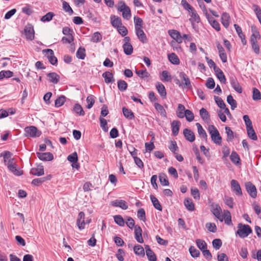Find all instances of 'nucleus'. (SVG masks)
Returning <instances> with one entry per match:
<instances>
[{
	"instance_id": "nucleus-1",
	"label": "nucleus",
	"mask_w": 261,
	"mask_h": 261,
	"mask_svg": "<svg viewBox=\"0 0 261 261\" xmlns=\"http://www.w3.org/2000/svg\"><path fill=\"white\" fill-rule=\"evenodd\" d=\"M4 159L5 164L7 166L9 171L15 175L20 176L22 174V171L17 168L14 158H11L5 155Z\"/></svg>"
},
{
	"instance_id": "nucleus-2",
	"label": "nucleus",
	"mask_w": 261,
	"mask_h": 261,
	"mask_svg": "<svg viewBox=\"0 0 261 261\" xmlns=\"http://www.w3.org/2000/svg\"><path fill=\"white\" fill-rule=\"evenodd\" d=\"M238 228L236 234H238L241 238H246L252 231L251 227L248 225L242 224V223L238 224Z\"/></svg>"
},
{
	"instance_id": "nucleus-3",
	"label": "nucleus",
	"mask_w": 261,
	"mask_h": 261,
	"mask_svg": "<svg viewBox=\"0 0 261 261\" xmlns=\"http://www.w3.org/2000/svg\"><path fill=\"white\" fill-rule=\"evenodd\" d=\"M208 132L211 135L212 141L216 144H221L222 142V138L219 133L215 126L212 125L208 126Z\"/></svg>"
},
{
	"instance_id": "nucleus-4",
	"label": "nucleus",
	"mask_w": 261,
	"mask_h": 261,
	"mask_svg": "<svg viewBox=\"0 0 261 261\" xmlns=\"http://www.w3.org/2000/svg\"><path fill=\"white\" fill-rule=\"evenodd\" d=\"M118 10L122 12V16L124 19L128 20L130 18V10L129 8L125 5L124 2L120 1L119 2Z\"/></svg>"
},
{
	"instance_id": "nucleus-5",
	"label": "nucleus",
	"mask_w": 261,
	"mask_h": 261,
	"mask_svg": "<svg viewBox=\"0 0 261 261\" xmlns=\"http://www.w3.org/2000/svg\"><path fill=\"white\" fill-rule=\"evenodd\" d=\"M25 135L27 137L35 138L39 137L41 135V132H39L36 127L30 126L26 127L24 128Z\"/></svg>"
},
{
	"instance_id": "nucleus-6",
	"label": "nucleus",
	"mask_w": 261,
	"mask_h": 261,
	"mask_svg": "<svg viewBox=\"0 0 261 261\" xmlns=\"http://www.w3.org/2000/svg\"><path fill=\"white\" fill-rule=\"evenodd\" d=\"M45 53V56L47 58L48 60L53 65L57 64V58L55 56L54 51L51 49H46L43 50Z\"/></svg>"
},
{
	"instance_id": "nucleus-7",
	"label": "nucleus",
	"mask_w": 261,
	"mask_h": 261,
	"mask_svg": "<svg viewBox=\"0 0 261 261\" xmlns=\"http://www.w3.org/2000/svg\"><path fill=\"white\" fill-rule=\"evenodd\" d=\"M246 189L249 195L255 198L257 196V191L255 186L251 182L249 181L245 184Z\"/></svg>"
},
{
	"instance_id": "nucleus-8",
	"label": "nucleus",
	"mask_w": 261,
	"mask_h": 261,
	"mask_svg": "<svg viewBox=\"0 0 261 261\" xmlns=\"http://www.w3.org/2000/svg\"><path fill=\"white\" fill-rule=\"evenodd\" d=\"M211 211L214 216L221 222L223 221V217L222 214V210L221 207L218 205L216 204L212 205Z\"/></svg>"
},
{
	"instance_id": "nucleus-9",
	"label": "nucleus",
	"mask_w": 261,
	"mask_h": 261,
	"mask_svg": "<svg viewBox=\"0 0 261 261\" xmlns=\"http://www.w3.org/2000/svg\"><path fill=\"white\" fill-rule=\"evenodd\" d=\"M86 222L85 221V213L81 212L79 213L76 220V224L79 229L82 230L85 228Z\"/></svg>"
},
{
	"instance_id": "nucleus-10",
	"label": "nucleus",
	"mask_w": 261,
	"mask_h": 261,
	"mask_svg": "<svg viewBox=\"0 0 261 261\" xmlns=\"http://www.w3.org/2000/svg\"><path fill=\"white\" fill-rule=\"evenodd\" d=\"M229 81L230 85L233 89L239 93H241L242 92V89L236 78L231 76L229 78Z\"/></svg>"
},
{
	"instance_id": "nucleus-11",
	"label": "nucleus",
	"mask_w": 261,
	"mask_h": 261,
	"mask_svg": "<svg viewBox=\"0 0 261 261\" xmlns=\"http://www.w3.org/2000/svg\"><path fill=\"white\" fill-rule=\"evenodd\" d=\"M179 76L182 81V85H184L185 87H187L189 89L192 88V85L190 79L185 72H180Z\"/></svg>"
},
{
	"instance_id": "nucleus-12",
	"label": "nucleus",
	"mask_w": 261,
	"mask_h": 261,
	"mask_svg": "<svg viewBox=\"0 0 261 261\" xmlns=\"http://www.w3.org/2000/svg\"><path fill=\"white\" fill-rule=\"evenodd\" d=\"M37 156L38 158L43 161H50L53 160L54 155L51 153L50 152H44L40 153L37 152Z\"/></svg>"
},
{
	"instance_id": "nucleus-13",
	"label": "nucleus",
	"mask_w": 261,
	"mask_h": 261,
	"mask_svg": "<svg viewBox=\"0 0 261 261\" xmlns=\"http://www.w3.org/2000/svg\"><path fill=\"white\" fill-rule=\"evenodd\" d=\"M142 230L140 226L136 225L135 227V238L136 241L140 243L144 242L142 238Z\"/></svg>"
},
{
	"instance_id": "nucleus-14",
	"label": "nucleus",
	"mask_w": 261,
	"mask_h": 261,
	"mask_svg": "<svg viewBox=\"0 0 261 261\" xmlns=\"http://www.w3.org/2000/svg\"><path fill=\"white\" fill-rule=\"evenodd\" d=\"M168 34L178 43L182 42V37L178 31L175 30H170L168 31Z\"/></svg>"
},
{
	"instance_id": "nucleus-15",
	"label": "nucleus",
	"mask_w": 261,
	"mask_h": 261,
	"mask_svg": "<svg viewBox=\"0 0 261 261\" xmlns=\"http://www.w3.org/2000/svg\"><path fill=\"white\" fill-rule=\"evenodd\" d=\"M231 186L232 190L236 193V195L240 196L242 195L241 188L239 182L237 180L232 179L231 181Z\"/></svg>"
},
{
	"instance_id": "nucleus-16",
	"label": "nucleus",
	"mask_w": 261,
	"mask_h": 261,
	"mask_svg": "<svg viewBox=\"0 0 261 261\" xmlns=\"http://www.w3.org/2000/svg\"><path fill=\"white\" fill-rule=\"evenodd\" d=\"M184 135L186 139L190 142H193L195 141V137L194 133L189 128H185L183 131Z\"/></svg>"
},
{
	"instance_id": "nucleus-17",
	"label": "nucleus",
	"mask_w": 261,
	"mask_h": 261,
	"mask_svg": "<svg viewBox=\"0 0 261 261\" xmlns=\"http://www.w3.org/2000/svg\"><path fill=\"white\" fill-rule=\"evenodd\" d=\"M111 205L115 207H120L124 210L128 208L127 203L123 200H115L111 202Z\"/></svg>"
},
{
	"instance_id": "nucleus-18",
	"label": "nucleus",
	"mask_w": 261,
	"mask_h": 261,
	"mask_svg": "<svg viewBox=\"0 0 261 261\" xmlns=\"http://www.w3.org/2000/svg\"><path fill=\"white\" fill-rule=\"evenodd\" d=\"M136 34L139 40L143 43H146L147 38L145 34L142 30V28H137L135 29Z\"/></svg>"
},
{
	"instance_id": "nucleus-19",
	"label": "nucleus",
	"mask_w": 261,
	"mask_h": 261,
	"mask_svg": "<svg viewBox=\"0 0 261 261\" xmlns=\"http://www.w3.org/2000/svg\"><path fill=\"white\" fill-rule=\"evenodd\" d=\"M31 173L36 176H41L44 174V168L42 165H38L37 167L32 168Z\"/></svg>"
},
{
	"instance_id": "nucleus-20",
	"label": "nucleus",
	"mask_w": 261,
	"mask_h": 261,
	"mask_svg": "<svg viewBox=\"0 0 261 261\" xmlns=\"http://www.w3.org/2000/svg\"><path fill=\"white\" fill-rule=\"evenodd\" d=\"M180 124V122L177 120H174L171 123L172 132L174 136H176L178 135Z\"/></svg>"
},
{
	"instance_id": "nucleus-21",
	"label": "nucleus",
	"mask_w": 261,
	"mask_h": 261,
	"mask_svg": "<svg viewBox=\"0 0 261 261\" xmlns=\"http://www.w3.org/2000/svg\"><path fill=\"white\" fill-rule=\"evenodd\" d=\"M230 16L228 13L226 12L223 13L221 15V22L224 27L227 28L230 23Z\"/></svg>"
},
{
	"instance_id": "nucleus-22",
	"label": "nucleus",
	"mask_w": 261,
	"mask_h": 261,
	"mask_svg": "<svg viewBox=\"0 0 261 261\" xmlns=\"http://www.w3.org/2000/svg\"><path fill=\"white\" fill-rule=\"evenodd\" d=\"M102 76L104 78L105 82L107 84L113 83L115 81L113 74H112V73L109 71H106L105 72L103 73Z\"/></svg>"
},
{
	"instance_id": "nucleus-23",
	"label": "nucleus",
	"mask_w": 261,
	"mask_h": 261,
	"mask_svg": "<svg viewBox=\"0 0 261 261\" xmlns=\"http://www.w3.org/2000/svg\"><path fill=\"white\" fill-rule=\"evenodd\" d=\"M24 33L26 38L29 40H33L34 38V31L31 27H26L24 29Z\"/></svg>"
},
{
	"instance_id": "nucleus-24",
	"label": "nucleus",
	"mask_w": 261,
	"mask_h": 261,
	"mask_svg": "<svg viewBox=\"0 0 261 261\" xmlns=\"http://www.w3.org/2000/svg\"><path fill=\"white\" fill-rule=\"evenodd\" d=\"M214 71L217 77L219 80L220 82L222 83L225 84L226 79L223 72L220 68H216V70H214Z\"/></svg>"
},
{
	"instance_id": "nucleus-25",
	"label": "nucleus",
	"mask_w": 261,
	"mask_h": 261,
	"mask_svg": "<svg viewBox=\"0 0 261 261\" xmlns=\"http://www.w3.org/2000/svg\"><path fill=\"white\" fill-rule=\"evenodd\" d=\"M199 114L203 120L206 122L210 121V116L206 110L203 108L200 110Z\"/></svg>"
},
{
	"instance_id": "nucleus-26",
	"label": "nucleus",
	"mask_w": 261,
	"mask_h": 261,
	"mask_svg": "<svg viewBox=\"0 0 261 261\" xmlns=\"http://www.w3.org/2000/svg\"><path fill=\"white\" fill-rule=\"evenodd\" d=\"M222 216L223 217V220H224V222L226 224L228 225H230L232 224L231 221V214L228 211H224Z\"/></svg>"
},
{
	"instance_id": "nucleus-27",
	"label": "nucleus",
	"mask_w": 261,
	"mask_h": 261,
	"mask_svg": "<svg viewBox=\"0 0 261 261\" xmlns=\"http://www.w3.org/2000/svg\"><path fill=\"white\" fill-rule=\"evenodd\" d=\"M189 12L190 13V15L191 17L190 19V20L192 22H196L198 23L200 21V17L194 9H192Z\"/></svg>"
},
{
	"instance_id": "nucleus-28",
	"label": "nucleus",
	"mask_w": 261,
	"mask_h": 261,
	"mask_svg": "<svg viewBox=\"0 0 261 261\" xmlns=\"http://www.w3.org/2000/svg\"><path fill=\"white\" fill-rule=\"evenodd\" d=\"M156 88L161 97H165L166 96V91L164 85L161 83H157Z\"/></svg>"
},
{
	"instance_id": "nucleus-29",
	"label": "nucleus",
	"mask_w": 261,
	"mask_h": 261,
	"mask_svg": "<svg viewBox=\"0 0 261 261\" xmlns=\"http://www.w3.org/2000/svg\"><path fill=\"white\" fill-rule=\"evenodd\" d=\"M47 76L49 81L54 84H57L60 80V76L55 72L48 73Z\"/></svg>"
},
{
	"instance_id": "nucleus-30",
	"label": "nucleus",
	"mask_w": 261,
	"mask_h": 261,
	"mask_svg": "<svg viewBox=\"0 0 261 261\" xmlns=\"http://www.w3.org/2000/svg\"><path fill=\"white\" fill-rule=\"evenodd\" d=\"M150 199L152 203V204L155 208L156 210L162 211V206L161 205L158 199L153 195H151L150 196Z\"/></svg>"
},
{
	"instance_id": "nucleus-31",
	"label": "nucleus",
	"mask_w": 261,
	"mask_h": 261,
	"mask_svg": "<svg viewBox=\"0 0 261 261\" xmlns=\"http://www.w3.org/2000/svg\"><path fill=\"white\" fill-rule=\"evenodd\" d=\"M230 159L231 161L234 164H241L240 158L238 154L234 151H233L230 155Z\"/></svg>"
},
{
	"instance_id": "nucleus-32",
	"label": "nucleus",
	"mask_w": 261,
	"mask_h": 261,
	"mask_svg": "<svg viewBox=\"0 0 261 261\" xmlns=\"http://www.w3.org/2000/svg\"><path fill=\"white\" fill-rule=\"evenodd\" d=\"M154 107L156 110L163 117H167L166 112L164 107L159 103H154Z\"/></svg>"
},
{
	"instance_id": "nucleus-33",
	"label": "nucleus",
	"mask_w": 261,
	"mask_h": 261,
	"mask_svg": "<svg viewBox=\"0 0 261 261\" xmlns=\"http://www.w3.org/2000/svg\"><path fill=\"white\" fill-rule=\"evenodd\" d=\"M168 58L170 62L174 65H178L180 61L177 56L175 53H171L168 55Z\"/></svg>"
},
{
	"instance_id": "nucleus-34",
	"label": "nucleus",
	"mask_w": 261,
	"mask_h": 261,
	"mask_svg": "<svg viewBox=\"0 0 261 261\" xmlns=\"http://www.w3.org/2000/svg\"><path fill=\"white\" fill-rule=\"evenodd\" d=\"M135 253L139 256L143 257L145 255L144 249L142 246L140 245H136L134 247Z\"/></svg>"
},
{
	"instance_id": "nucleus-35",
	"label": "nucleus",
	"mask_w": 261,
	"mask_h": 261,
	"mask_svg": "<svg viewBox=\"0 0 261 261\" xmlns=\"http://www.w3.org/2000/svg\"><path fill=\"white\" fill-rule=\"evenodd\" d=\"M185 106L182 104H178L177 110L176 111V115L179 118H183L185 117Z\"/></svg>"
},
{
	"instance_id": "nucleus-36",
	"label": "nucleus",
	"mask_w": 261,
	"mask_h": 261,
	"mask_svg": "<svg viewBox=\"0 0 261 261\" xmlns=\"http://www.w3.org/2000/svg\"><path fill=\"white\" fill-rule=\"evenodd\" d=\"M196 125L197 127V130L199 136L201 138L206 139L207 137V134L201 124L199 123H196Z\"/></svg>"
},
{
	"instance_id": "nucleus-37",
	"label": "nucleus",
	"mask_w": 261,
	"mask_h": 261,
	"mask_svg": "<svg viewBox=\"0 0 261 261\" xmlns=\"http://www.w3.org/2000/svg\"><path fill=\"white\" fill-rule=\"evenodd\" d=\"M102 38L101 34L98 32H96L92 35L90 41L93 43H97L100 42Z\"/></svg>"
},
{
	"instance_id": "nucleus-38",
	"label": "nucleus",
	"mask_w": 261,
	"mask_h": 261,
	"mask_svg": "<svg viewBox=\"0 0 261 261\" xmlns=\"http://www.w3.org/2000/svg\"><path fill=\"white\" fill-rule=\"evenodd\" d=\"M124 116L127 119L132 120L134 118V115L132 111L125 107L122 108Z\"/></svg>"
},
{
	"instance_id": "nucleus-39",
	"label": "nucleus",
	"mask_w": 261,
	"mask_h": 261,
	"mask_svg": "<svg viewBox=\"0 0 261 261\" xmlns=\"http://www.w3.org/2000/svg\"><path fill=\"white\" fill-rule=\"evenodd\" d=\"M260 35L258 31H254L251 36V44L257 43V40L260 39Z\"/></svg>"
},
{
	"instance_id": "nucleus-40",
	"label": "nucleus",
	"mask_w": 261,
	"mask_h": 261,
	"mask_svg": "<svg viewBox=\"0 0 261 261\" xmlns=\"http://www.w3.org/2000/svg\"><path fill=\"white\" fill-rule=\"evenodd\" d=\"M73 111L80 116H84L85 115V112L83 108L79 103H76L74 106Z\"/></svg>"
},
{
	"instance_id": "nucleus-41",
	"label": "nucleus",
	"mask_w": 261,
	"mask_h": 261,
	"mask_svg": "<svg viewBox=\"0 0 261 261\" xmlns=\"http://www.w3.org/2000/svg\"><path fill=\"white\" fill-rule=\"evenodd\" d=\"M246 129L247 132L248 136L253 140H257V137L253 127H250L248 128H246Z\"/></svg>"
},
{
	"instance_id": "nucleus-42",
	"label": "nucleus",
	"mask_w": 261,
	"mask_h": 261,
	"mask_svg": "<svg viewBox=\"0 0 261 261\" xmlns=\"http://www.w3.org/2000/svg\"><path fill=\"white\" fill-rule=\"evenodd\" d=\"M184 204L189 211H193L194 210V204L191 199H186L184 200Z\"/></svg>"
},
{
	"instance_id": "nucleus-43",
	"label": "nucleus",
	"mask_w": 261,
	"mask_h": 261,
	"mask_svg": "<svg viewBox=\"0 0 261 261\" xmlns=\"http://www.w3.org/2000/svg\"><path fill=\"white\" fill-rule=\"evenodd\" d=\"M85 51V48L80 47L76 51V57L79 59H84L86 57Z\"/></svg>"
},
{
	"instance_id": "nucleus-44",
	"label": "nucleus",
	"mask_w": 261,
	"mask_h": 261,
	"mask_svg": "<svg viewBox=\"0 0 261 261\" xmlns=\"http://www.w3.org/2000/svg\"><path fill=\"white\" fill-rule=\"evenodd\" d=\"M66 97L64 95H61L56 99L55 102L56 107H60L64 105L65 102Z\"/></svg>"
},
{
	"instance_id": "nucleus-45",
	"label": "nucleus",
	"mask_w": 261,
	"mask_h": 261,
	"mask_svg": "<svg viewBox=\"0 0 261 261\" xmlns=\"http://www.w3.org/2000/svg\"><path fill=\"white\" fill-rule=\"evenodd\" d=\"M227 102L230 105L231 109L234 110L237 107V103L231 95H229L227 97Z\"/></svg>"
},
{
	"instance_id": "nucleus-46",
	"label": "nucleus",
	"mask_w": 261,
	"mask_h": 261,
	"mask_svg": "<svg viewBox=\"0 0 261 261\" xmlns=\"http://www.w3.org/2000/svg\"><path fill=\"white\" fill-rule=\"evenodd\" d=\"M118 88L120 91H124L127 88V84L123 80H119L117 82Z\"/></svg>"
},
{
	"instance_id": "nucleus-47",
	"label": "nucleus",
	"mask_w": 261,
	"mask_h": 261,
	"mask_svg": "<svg viewBox=\"0 0 261 261\" xmlns=\"http://www.w3.org/2000/svg\"><path fill=\"white\" fill-rule=\"evenodd\" d=\"M123 48L124 53L126 55H130L133 51V47L131 44H124L123 45Z\"/></svg>"
},
{
	"instance_id": "nucleus-48",
	"label": "nucleus",
	"mask_w": 261,
	"mask_h": 261,
	"mask_svg": "<svg viewBox=\"0 0 261 261\" xmlns=\"http://www.w3.org/2000/svg\"><path fill=\"white\" fill-rule=\"evenodd\" d=\"M115 222L120 226H124L125 222L121 215H118L114 216Z\"/></svg>"
},
{
	"instance_id": "nucleus-49",
	"label": "nucleus",
	"mask_w": 261,
	"mask_h": 261,
	"mask_svg": "<svg viewBox=\"0 0 261 261\" xmlns=\"http://www.w3.org/2000/svg\"><path fill=\"white\" fill-rule=\"evenodd\" d=\"M196 243L197 247L201 251L207 248V245L204 241L200 239H197L196 241Z\"/></svg>"
},
{
	"instance_id": "nucleus-50",
	"label": "nucleus",
	"mask_w": 261,
	"mask_h": 261,
	"mask_svg": "<svg viewBox=\"0 0 261 261\" xmlns=\"http://www.w3.org/2000/svg\"><path fill=\"white\" fill-rule=\"evenodd\" d=\"M168 147L173 154H174V152H177L178 151V147L175 141H171Z\"/></svg>"
},
{
	"instance_id": "nucleus-51",
	"label": "nucleus",
	"mask_w": 261,
	"mask_h": 261,
	"mask_svg": "<svg viewBox=\"0 0 261 261\" xmlns=\"http://www.w3.org/2000/svg\"><path fill=\"white\" fill-rule=\"evenodd\" d=\"M184 115H185V117H186L188 121L191 122L194 120V114L191 111L189 110H186V111H185Z\"/></svg>"
},
{
	"instance_id": "nucleus-52",
	"label": "nucleus",
	"mask_w": 261,
	"mask_h": 261,
	"mask_svg": "<svg viewBox=\"0 0 261 261\" xmlns=\"http://www.w3.org/2000/svg\"><path fill=\"white\" fill-rule=\"evenodd\" d=\"M134 23H135V28H143V20L139 17H134Z\"/></svg>"
},
{
	"instance_id": "nucleus-53",
	"label": "nucleus",
	"mask_w": 261,
	"mask_h": 261,
	"mask_svg": "<svg viewBox=\"0 0 261 261\" xmlns=\"http://www.w3.org/2000/svg\"><path fill=\"white\" fill-rule=\"evenodd\" d=\"M209 22L213 28H214L217 31L220 30V26L219 22L214 19L213 17L209 19Z\"/></svg>"
},
{
	"instance_id": "nucleus-54",
	"label": "nucleus",
	"mask_w": 261,
	"mask_h": 261,
	"mask_svg": "<svg viewBox=\"0 0 261 261\" xmlns=\"http://www.w3.org/2000/svg\"><path fill=\"white\" fill-rule=\"evenodd\" d=\"M252 99L254 100H258L261 99V93L256 88H253Z\"/></svg>"
},
{
	"instance_id": "nucleus-55",
	"label": "nucleus",
	"mask_w": 261,
	"mask_h": 261,
	"mask_svg": "<svg viewBox=\"0 0 261 261\" xmlns=\"http://www.w3.org/2000/svg\"><path fill=\"white\" fill-rule=\"evenodd\" d=\"M136 73L141 79L148 77L149 76V73L146 69L136 70Z\"/></svg>"
},
{
	"instance_id": "nucleus-56",
	"label": "nucleus",
	"mask_w": 261,
	"mask_h": 261,
	"mask_svg": "<svg viewBox=\"0 0 261 261\" xmlns=\"http://www.w3.org/2000/svg\"><path fill=\"white\" fill-rule=\"evenodd\" d=\"M67 160L71 163H76L78 161L77 153L76 152H74L69 155L67 157Z\"/></svg>"
},
{
	"instance_id": "nucleus-57",
	"label": "nucleus",
	"mask_w": 261,
	"mask_h": 261,
	"mask_svg": "<svg viewBox=\"0 0 261 261\" xmlns=\"http://www.w3.org/2000/svg\"><path fill=\"white\" fill-rule=\"evenodd\" d=\"M86 101L88 103V105L87 106V108L88 109H91L93 107V106L95 102L94 96L92 95L88 96L87 97Z\"/></svg>"
},
{
	"instance_id": "nucleus-58",
	"label": "nucleus",
	"mask_w": 261,
	"mask_h": 261,
	"mask_svg": "<svg viewBox=\"0 0 261 261\" xmlns=\"http://www.w3.org/2000/svg\"><path fill=\"white\" fill-rule=\"evenodd\" d=\"M112 25L114 27L118 28L121 25V20L119 17L114 16V19L111 20Z\"/></svg>"
},
{
	"instance_id": "nucleus-59",
	"label": "nucleus",
	"mask_w": 261,
	"mask_h": 261,
	"mask_svg": "<svg viewBox=\"0 0 261 261\" xmlns=\"http://www.w3.org/2000/svg\"><path fill=\"white\" fill-rule=\"evenodd\" d=\"M189 252L193 257H197L200 255L199 251L193 246L190 247Z\"/></svg>"
},
{
	"instance_id": "nucleus-60",
	"label": "nucleus",
	"mask_w": 261,
	"mask_h": 261,
	"mask_svg": "<svg viewBox=\"0 0 261 261\" xmlns=\"http://www.w3.org/2000/svg\"><path fill=\"white\" fill-rule=\"evenodd\" d=\"M214 99H215V100L216 103L217 104L218 106L220 108H221V109L225 108V107L226 106L225 104L221 98H220L218 96H215Z\"/></svg>"
},
{
	"instance_id": "nucleus-61",
	"label": "nucleus",
	"mask_w": 261,
	"mask_h": 261,
	"mask_svg": "<svg viewBox=\"0 0 261 261\" xmlns=\"http://www.w3.org/2000/svg\"><path fill=\"white\" fill-rule=\"evenodd\" d=\"M212 244L215 249L218 250L222 246V242L220 239H215L213 241Z\"/></svg>"
},
{
	"instance_id": "nucleus-62",
	"label": "nucleus",
	"mask_w": 261,
	"mask_h": 261,
	"mask_svg": "<svg viewBox=\"0 0 261 261\" xmlns=\"http://www.w3.org/2000/svg\"><path fill=\"white\" fill-rule=\"evenodd\" d=\"M137 217L140 220L143 221H145V212L143 208H141L138 210L137 212Z\"/></svg>"
},
{
	"instance_id": "nucleus-63",
	"label": "nucleus",
	"mask_w": 261,
	"mask_h": 261,
	"mask_svg": "<svg viewBox=\"0 0 261 261\" xmlns=\"http://www.w3.org/2000/svg\"><path fill=\"white\" fill-rule=\"evenodd\" d=\"M54 16V14L53 12H48L41 17V20L43 22L49 21L53 19Z\"/></svg>"
},
{
	"instance_id": "nucleus-64",
	"label": "nucleus",
	"mask_w": 261,
	"mask_h": 261,
	"mask_svg": "<svg viewBox=\"0 0 261 261\" xmlns=\"http://www.w3.org/2000/svg\"><path fill=\"white\" fill-rule=\"evenodd\" d=\"M147 258L149 261H156V257L154 253L151 250L146 253Z\"/></svg>"
}]
</instances>
